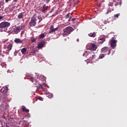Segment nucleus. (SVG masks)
<instances>
[{"label":"nucleus","mask_w":127,"mask_h":127,"mask_svg":"<svg viewBox=\"0 0 127 127\" xmlns=\"http://www.w3.org/2000/svg\"><path fill=\"white\" fill-rule=\"evenodd\" d=\"M73 30H74L72 27L68 26L63 29L64 33L62 35L63 37H66L73 32Z\"/></svg>","instance_id":"nucleus-1"},{"label":"nucleus","mask_w":127,"mask_h":127,"mask_svg":"<svg viewBox=\"0 0 127 127\" xmlns=\"http://www.w3.org/2000/svg\"><path fill=\"white\" fill-rule=\"evenodd\" d=\"M35 16V15H34V16H32L31 20L29 22V25L32 27H35L37 24V19H36Z\"/></svg>","instance_id":"nucleus-2"},{"label":"nucleus","mask_w":127,"mask_h":127,"mask_svg":"<svg viewBox=\"0 0 127 127\" xmlns=\"http://www.w3.org/2000/svg\"><path fill=\"white\" fill-rule=\"evenodd\" d=\"M10 26V23L8 22H2L0 23V28H6Z\"/></svg>","instance_id":"nucleus-3"},{"label":"nucleus","mask_w":127,"mask_h":127,"mask_svg":"<svg viewBox=\"0 0 127 127\" xmlns=\"http://www.w3.org/2000/svg\"><path fill=\"white\" fill-rule=\"evenodd\" d=\"M20 30H21V28L20 26L16 27V26H14L12 28V32L15 34H17Z\"/></svg>","instance_id":"nucleus-4"},{"label":"nucleus","mask_w":127,"mask_h":127,"mask_svg":"<svg viewBox=\"0 0 127 127\" xmlns=\"http://www.w3.org/2000/svg\"><path fill=\"white\" fill-rule=\"evenodd\" d=\"M118 41L114 39H112L110 41V45L113 49H114L117 47V43Z\"/></svg>","instance_id":"nucleus-5"},{"label":"nucleus","mask_w":127,"mask_h":127,"mask_svg":"<svg viewBox=\"0 0 127 127\" xmlns=\"http://www.w3.org/2000/svg\"><path fill=\"white\" fill-rule=\"evenodd\" d=\"M111 50H110L107 47H105L101 49V53H108V55H110L111 54Z\"/></svg>","instance_id":"nucleus-6"},{"label":"nucleus","mask_w":127,"mask_h":127,"mask_svg":"<svg viewBox=\"0 0 127 127\" xmlns=\"http://www.w3.org/2000/svg\"><path fill=\"white\" fill-rule=\"evenodd\" d=\"M113 4L114 2H110L108 8V12L106 13V14H108V13H110L112 11L114 10Z\"/></svg>","instance_id":"nucleus-7"},{"label":"nucleus","mask_w":127,"mask_h":127,"mask_svg":"<svg viewBox=\"0 0 127 127\" xmlns=\"http://www.w3.org/2000/svg\"><path fill=\"white\" fill-rule=\"evenodd\" d=\"M49 8V6H46V4H45L42 8L41 9V11H42L43 13H46L47 11H48V9Z\"/></svg>","instance_id":"nucleus-8"},{"label":"nucleus","mask_w":127,"mask_h":127,"mask_svg":"<svg viewBox=\"0 0 127 127\" xmlns=\"http://www.w3.org/2000/svg\"><path fill=\"white\" fill-rule=\"evenodd\" d=\"M112 2H114V4L115 6H117L119 5H120V6H121L122 4V0H115V1L114 0Z\"/></svg>","instance_id":"nucleus-9"},{"label":"nucleus","mask_w":127,"mask_h":127,"mask_svg":"<svg viewBox=\"0 0 127 127\" xmlns=\"http://www.w3.org/2000/svg\"><path fill=\"white\" fill-rule=\"evenodd\" d=\"M59 27L54 28V26L51 25L50 27V31L49 32V34H51L52 33L55 32V31H57Z\"/></svg>","instance_id":"nucleus-10"},{"label":"nucleus","mask_w":127,"mask_h":127,"mask_svg":"<svg viewBox=\"0 0 127 127\" xmlns=\"http://www.w3.org/2000/svg\"><path fill=\"white\" fill-rule=\"evenodd\" d=\"M46 42L43 41L42 42H41L39 44H38V49H41L43 47L44 45L45 44Z\"/></svg>","instance_id":"nucleus-11"},{"label":"nucleus","mask_w":127,"mask_h":127,"mask_svg":"<svg viewBox=\"0 0 127 127\" xmlns=\"http://www.w3.org/2000/svg\"><path fill=\"white\" fill-rule=\"evenodd\" d=\"M97 48V47L96 46V45H95V44H92V46L90 48V50L92 51H95L96 50Z\"/></svg>","instance_id":"nucleus-12"},{"label":"nucleus","mask_w":127,"mask_h":127,"mask_svg":"<svg viewBox=\"0 0 127 127\" xmlns=\"http://www.w3.org/2000/svg\"><path fill=\"white\" fill-rule=\"evenodd\" d=\"M88 56L90 57L89 58V60H90L91 61H92V60H93V59H94V58H95L96 56L95 55H92V54H88Z\"/></svg>","instance_id":"nucleus-13"},{"label":"nucleus","mask_w":127,"mask_h":127,"mask_svg":"<svg viewBox=\"0 0 127 127\" xmlns=\"http://www.w3.org/2000/svg\"><path fill=\"white\" fill-rule=\"evenodd\" d=\"M12 47H13L12 44H9V45H7V49L8 52H9L10 51L12 50Z\"/></svg>","instance_id":"nucleus-14"},{"label":"nucleus","mask_w":127,"mask_h":127,"mask_svg":"<svg viewBox=\"0 0 127 127\" xmlns=\"http://www.w3.org/2000/svg\"><path fill=\"white\" fill-rule=\"evenodd\" d=\"M88 35L90 37L95 38L96 36V33L94 32L93 33H89Z\"/></svg>","instance_id":"nucleus-15"},{"label":"nucleus","mask_w":127,"mask_h":127,"mask_svg":"<svg viewBox=\"0 0 127 127\" xmlns=\"http://www.w3.org/2000/svg\"><path fill=\"white\" fill-rule=\"evenodd\" d=\"M14 42L16 44H21L22 43V41L19 38H16Z\"/></svg>","instance_id":"nucleus-16"},{"label":"nucleus","mask_w":127,"mask_h":127,"mask_svg":"<svg viewBox=\"0 0 127 127\" xmlns=\"http://www.w3.org/2000/svg\"><path fill=\"white\" fill-rule=\"evenodd\" d=\"M22 110L23 112H26V113H29V110L28 109H26L25 106H22Z\"/></svg>","instance_id":"nucleus-17"},{"label":"nucleus","mask_w":127,"mask_h":127,"mask_svg":"<svg viewBox=\"0 0 127 127\" xmlns=\"http://www.w3.org/2000/svg\"><path fill=\"white\" fill-rule=\"evenodd\" d=\"M29 80L32 82V83H33L34 85H36V83H35L36 82L37 80L35 79H34L33 77H30L29 78Z\"/></svg>","instance_id":"nucleus-18"},{"label":"nucleus","mask_w":127,"mask_h":127,"mask_svg":"<svg viewBox=\"0 0 127 127\" xmlns=\"http://www.w3.org/2000/svg\"><path fill=\"white\" fill-rule=\"evenodd\" d=\"M24 13V12L19 13V14H18V15L17 16V18L19 19L23 18Z\"/></svg>","instance_id":"nucleus-19"},{"label":"nucleus","mask_w":127,"mask_h":127,"mask_svg":"<svg viewBox=\"0 0 127 127\" xmlns=\"http://www.w3.org/2000/svg\"><path fill=\"white\" fill-rule=\"evenodd\" d=\"M27 50L26 48H23L21 51V52L23 55H25V53H26Z\"/></svg>","instance_id":"nucleus-20"},{"label":"nucleus","mask_w":127,"mask_h":127,"mask_svg":"<svg viewBox=\"0 0 127 127\" xmlns=\"http://www.w3.org/2000/svg\"><path fill=\"white\" fill-rule=\"evenodd\" d=\"M37 19L38 20H39L38 23H40L43 20V17L41 16V15H40L39 16H38Z\"/></svg>","instance_id":"nucleus-21"},{"label":"nucleus","mask_w":127,"mask_h":127,"mask_svg":"<svg viewBox=\"0 0 127 127\" xmlns=\"http://www.w3.org/2000/svg\"><path fill=\"white\" fill-rule=\"evenodd\" d=\"M106 55V54H103L99 55V59H103V58H105Z\"/></svg>","instance_id":"nucleus-22"},{"label":"nucleus","mask_w":127,"mask_h":127,"mask_svg":"<svg viewBox=\"0 0 127 127\" xmlns=\"http://www.w3.org/2000/svg\"><path fill=\"white\" fill-rule=\"evenodd\" d=\"M45 37V34L44 33L42 34L39 36V39H43Z\"/></svg>","instance_id":"nucleus-23"},{"label":"nucleus","mask_w":127,"mask_h":127,"mask_svg":"<svg viewBox=\"0 0 127 127\" xmlns=\"http://www.w3.org/2000/svg\"><path fill=\"white\" fill-rule=\"evenodd\" d=\"M47 96L49 98H52L53 97V95L51 93H47Z\"/></svg>","instance_id":"nucleus-24"},{"label":"nucleus","mask_w":127,"mask_h":127,"mask_svg":"<svg viewBox=\"0 0 127 127\" xmlns=\"http://www.w3.org/2000/svg\"><path fill=\"white\" fill-rule=\"evenodd\" d=\"M99 40L100 41H102V43H103L104 42H105L106 41V37H102L101 38H100V39H99Z\"/></svg>","instance_id":"nucleus-25"},{"label":"nucleus","mask_w":127,"mask_h":127,"mask_svg":"<svg viewBox=\"0 0 127 127\" xmlns=\"http://www.w3.org/2000/svg\"><path fill=\"white\" fill-rule=\"evenodd\" d=\"M121 14L119 13V14H116L115 15H114V18H119V17L120 16Z\"/></svg>","instance_id":"nucleus-26"},{"label":"nucleus","mask_w":127,"mask_h":127,"mask_svg":"<svg viewBox=\"0 0 127 127\" xmlns=\"http://www.w3.org/2000/svg\"><path fill=\"white\" fill-rule=\"evenodd\" d=\"M38 88H39V89H44L43 85L41 84H39Z\"/></svg>","instance_id":"nucleus-27"},{"label":"nucleus","mask_w":127,"mask_h":127,"mask_svg":"<svg viewBox=\"0 0 127 127\" xmlns=\"http://www.w3.org/2000/svg\"><path fill=\"white\" fill-rule=\"evenodd\" d=\"M70 14L69 13H68L67 14H66V15H65V18L68 19L69 17Z\"/></svg>","instance_id":"nucleus-28"},{"label":"nucleus","mask_w":127,"mask_h":127,"mask_svg":"<svg viewBox=\"0 0 127 127\" xmlns=\"http://www.w3.org/2000/svg\"><path fill=\"white\" fill-rule=\"evenodd\" d=\"M4 4V0L0 1V7L1 6V5H3Z\"/></svg>","instance_id":"nucleus-29"},{"label":"nucleus","mask_w":127,"mask_h":127,"mask_svg":"<svg viewBox=\"0 0 127 127\" xmlns=\"http://www.w3.org/2000/svg\"><path fill=\"white\" fill-rule=\"evenodd\" d=\"M36 40H37V39L34 38L33 39H32V40H31V42H32V43H34V42L36 41Z\"/></svg>","instance_id":"nucleus-30"},{"label":"nucleus","mask_w":127,"mask_h":127,"mask_svg":"<svg viewBox=\"0 0 127 127\" xmlns=\"http://www.w3.org/2000/svg\"><path fill=\"white\" fill-rule=\"evenodd\" d=\"M71 18H72V16H69L67 21L70 22L71 21Z\"/></svg>","instance_id":"nucleus-31"},{"label":"nucleus","mask_w":127,"mask_h":127,"mask_svg":"<svg viewBox=\"0 0 127 127\" xmlns=\"http://www.w3.org/2000/svg\"><path fill=\"white\" fill-rule=\"evenodd\" d=\"M38 99L40 100V101H43V98L41 97H39Z\"/></svg>","instance_id":"nucleus-32"},{"label":"nucleus","mask_w":127,"mask_h":127,"mask_svg":"<svg viewBox=\"0 0 127 127\" xmlns=\"http://www.w3.org/2000/svg\"><path fill=\"white\" fill-rule=\"evenodd\" d=\"M55 10L54 8H52L51 10L49 12L50 13H52Z\"/></svg>","instance_id":"nucleus-33"},{"label":"nucleus","mask_w":127,"mask_h":127,"mask_svg":"<svg viewBox=\"0 0 127 127\" xmlns=\"http://www.w3.org/2000/svg\"><path fill=\"white\" fill-rule=\"evenodd\" d=\"M76 20V18H73L71 19V21H72L73 22L75 21Z\"/></svg>","instance_id":"nucleus-34"},{"label":"nucleus","mask_w":127,"mask_h":127,"mask_svg":"<svg viewBox=\"0 0 127 127\" xmlns=\"http://www.w3.org/2000/svg\"><path fill=\"white\" fill-rule=\"evenodd\" d=\"M3 18V16H0V20H1Z\"/></svg>","instance_id":"nucleus-35"},{"label":"nucleus","mask_w":127,"mask_h":127,"mask_svg":"<svg viewBox=\"0 0 127 127\" xmlns=\"http://www.w3.org/2000/svg\"><path fill=\"white\" fill-rule=\"evenodd\" d=\"M50 0H46V2H47V3H49V2L50 1Z\"/></svg>","instance_id":"nucleus-36"},{"label":"nucleus","mask_w":127,"mask_h":127,"mask_svg":"<svg viewBox=\"0 0 127 127\" xmlns=\"http://www.w3.org/2000/svg\"><path fill=\"white\" fill-rule=\"evenodd\" d=\"M9 0H5V2H8L9 1Z\"/></svg>","instance_id":"nucleus-37"},{"label":"nucleus","mask_w":127,"mask_h":127,"mask_svg":"<svg viewBox=\"0 0 127 127\" xmlns=\"http://www.w3.org/2000/svg\"><path fill=\"white\" fill-rule=\"evenodd\" d=\"M6 55H9V52H6Z\"/></svg>","instance_id":"nucleus-38"},{"label":"nucleus","mask_w":127,"mask_h":127,"mask_svg":"<svg viewBox=\"0 0 127 127\" xmlns=\"http://www.w3.org/2000/svg\"><path fill=\"white\" fill-rule=\"evenodd\" d=\"M13 8H10V11H11V10H12V9H13Z\"/></svg>","instance_id":"nucleus-39"},{"label":"nucleus","mask_w":127,"mask_h":127,"mask_svg":"<svg viewBox=\"0 0 127 127\" xmlns=\"http://www.w3.org/2000/svg\"><path fill=\"white\" fill-rule=\"evenodd\" d=\"M76 41H77V42H79V39H77L76 40Z\"/></svg>","instance_id":"nucleus-40"},{"label":"nucleus","mask_w":127,"mask_h":127,"mask_svg":"<svg viewBox=\"0 0 127 127\" xmlns=\"http://www.w3.org/2000/svg\"><path fill=\"white\" fill-rule=\"evenodd\" d=\"M1 56H2V58H4V55H1Z\"/></svg>","instance_id":"nucleus-41"},{"label":"nucleus","mask_w":127,"mask_h":127,"mask_svg":"<svg viewBox=\"0 0 127 127\" xmlns=\"http://www.w3.org/2000/svg\"><path fill=\"white\" fill-rule=\"evenodd\" d=\"M35 53H36L35 51H34L33 52V53H34V54H35Z\"/></svg>","instance_id":"nucleus-42"},{"label":"nucleus","mask_w":127,"mask_h":127,"mask_svg":"<svg viewBox=\"0 0 127 127\" xmlns=\"http://www.w3.org/2000/svg\"><path fill=\"white\" fill-rule=\"evenodd\" d=\"M18 0H14V1H15V2H16V1H17Z\"/></svg>","instance_id":"nucleus-43"},{"label":"nucleus","mask_w":127,"mask_h":127,"mask_svg":"<svg viewBox=\"0 0 127 127\" xmlns=\"http://www.w3.org/2000/svg\"><path fill=\"white\" fill-rule=\"evenodd\" d=\"M83 56H84V54H83Z\"/></svg>","instance_id":"nucleus-44"},{"label":"nucleus","mask_w":127,"mask_h":127,"mask_svg":"<svg viewBox=\"0 0 127 127\" xmlns=\"http://www.w3.org/2000/svg\"><path fill=\"white\" fill-rule=\"evenodd\" d=\"M0 100H1V99H0Z\"/></svg>","instance_id":"nucleus-45"}]
</instances>
